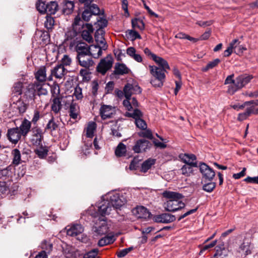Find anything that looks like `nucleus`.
<instances>
[{
    "mask_svg": "<svg viewBox=\"0 0 258 258\" xmlns=\"http://www.w3.org/2000/svg\"><path fill=\"white\" fill-rule=\"evenodd\" d=\"M153 220L157 223H169L176 219L175 216L168 213H163L155 215L153 218Z\"/></svg>",
    "mask_w": 258,
    "mask_h": 258,
    "instance_id": "nucleus-13",
    "label": "nucleus"
},
{
    "mask_svg": "<svg viewBox=\"0 0 258 258\" xmlns=\"http://www.w3.org/2000/svg\"><path fill=\"white\" fill-rule=\"evenodd\" d=\"M220 62V60L219 58H216L214 60L209 62L206 66V68L204 69V71H207L209 69H213Z\"/></svg>",
    "mask_w": 258,
    "mask_h": 258,
    "instance_id": "nucleus-57",
    "label": "nucleus"
},
{
    "mask_svg": "<svg viewBox=\"0 0 258 258\" xmlns=\"http://www.w3.org/2000/svg\"><path fill=\"white\" fill-rule=\"evenodd\" d=\"M72 62V58L69 55H64L59 64H62V66L64 68V66H70Z\"/></svg>",
    "mask_w": 258,
    "mask_h": 258,
    "instance_id": "nucleus-56",
    "label": "nucleus"
},
{
    "mask_svg": "<svg viewBox=\"0 0 258 258\" xmlns=\"http://www.w3.org/2000/svg\"><path fill=\"white\" fill-rule=\"evenodd\" d=\"M114 112V108L110 105H103L100 109V114L103 119L111 118Z\"/></svg>",
    "mask_w": 258,
    "mask_h": 258,
    "instance_id": "nucleus-17",
    "label": "nucleus"
},
{
    "mask_svg": "<svg viewBox=\"0 0 258 258\" xmlns=\"http://www.w3.org/2000/svg\"><path fill=\"white\" fill-rule=\"evenodd\" d=\"M31 126V122L27 119H24L19 127V132L23 136L25 137L29 132Z\"/></svg>",
    "mask_w": 258,
    "mask_h": 258,
    "instance_id": "nucleus-27",
    "label": "nucleus"
},
{
    "mask_svg": "<svg viewBox=\"0 0 258 258\" xmlns=\"http://www.w3.org/2000/svg\"><path fill=\"white\" fill-rule=\"evenodd\" d=\"M252 77L246 75H240L236 78L235 85H229L227 92L230 94H233L237 90L243 87L251 80Z\"/></svg>",
    "mask_w": 258,
    "mask_h": 258,
    "instance_id": "nucleus-2",
    "label": "nucleus"
},
{
    "mask_svg": "<svg viewBox=\"0 0 258 258\" xmlns=\"http://www.w3.org/2000/svg\"><path fill=\"white\" fill-rule=\"evenodd\" d=\"M180 158L182 161L186 164L190 165L194 167H198V163L196 161L197 157L192 154H184L180 155Z\"/></svg>",
    "mask_w": 258,
    "mask_h": 258,
    "instance_id": "nucleus-22",
    "label": "nucleus"
},
{
    "mask_svg": "<svg viewBox=\"0 0 258 258\" xmlns=\"http://www.w3.org/2000/svg\"><path fill=\"white\" fill-rule=\"evenodd\" d=\"M140 137L147 138L149 139L153 138L152 132L149 130H146L144 132H141L139 134Z\"/></svg>",
    "mask_w": 258,
    "mask_h": 258,
    "instance_id": "nucleus-61",
    "label": "nucleus"
},
{
    "mask_svg": "<svg viewBox=\"0 0 258 258\" xmlns=\"http://www.w3.org/2000/svg\"><path fill=\"white\" fill-rule=\"evenodd\" d=\"M112 207L108 201H103L101 204L98 206V212L102 216L109 214L111 211Z\"/></svg>",
    "mask_w": 258,
    "mask_h": 258,
    "instance_id": "nucleus-24",
    "label": "nucleus"
},
{
    "mask_svg": "<svg viewBox=\"0 0 258 258\" xmlns=\"http://www.w3.org/2000/svg\"><path fill=\"white\" fill-rule=\"evenodd\" d=\"M133 214L138 219H149L152 214L149 211L143 206H138L132 211Z\"/></svg>",
    "mask_w": 258,
    "mask_h": 258,
    "instance_id": "nucleus-12",
    "label": "nucleus"
},
{
    "mask_svg": "<svg viewBox=\"0 0 258 258\" xmlns=\"http://www.w3.org/2000/svg\"><path fill=\"white\" fill-rule=\"evenodd\" d=\"M152 146V143L148 140L142 139L138 140L133 147V150L136 153L144 152L149 149Z\"/></svg>",
    "mask_w": 258,
    "mask_h": 258,
    "instance_id": "nucleus-7",
    "label": "nucleus"
},
{
    "mask_svg": "<svg viewBox=\"0 0 258 258\" xmlns=\"http://www.w3.org/2000/svg\"><path fill=\"white\" fill-rule=\"evenodd\" d=\"M192 166L189 164H185L181 168V173L185 176H189L193 173Z\"/></svg>",
    "mask_w": 258,
    "mask_h": 258,
    "instance_id": "nucleus-47",
    "label": "nucleus"
},
{
    "mask_svg": "<svg viewBox=\"0 0 258 258\" xmlns=\"http://www.w3.org/2000/svg\"><path fill=\"white\" fill-rule=\"evenodd\" d=\"M13 157L12 163L15 165H18L21 163V156L20 151L17 149H14L12 151Z\"/></svg>",
    "mask_w": 258,
    "mask_h": 258,
    "instance_id": "nucleus-38",
    "label": "nucleus"
},
{
    "mask_svg": "<svg viewBox=\"0 0 258 258\" xmlns=\"http://www.w3.org/2000/svg\"><path fill=\"white\" fill-rule=\"evenodd\" d=\"M126 152V146L122 143H119L115 151V155L117 157L124 156L125 155Z\"/></svg>",
    "mask_w": 258,
    "mask_h": 258,
    "instance_id": "nucleus-39",
    "label": "nucleus"
},
{
    "mask_svg": "<svg viewBox=\"0 0 258 258\" xmlns=\"http://www.w3.org/2000/svg\"><path fill=\"white\" fill-rule=\"evenodd\" d=\"M69 108V114L71 118L73 119H76L78 117L79 110L78 105L77 103H74V104H72Z\"/></svg>",
    "mask_w": 258,
    "mask_h": 258,
    "instance_id": "nucleus-41",
    "label": "nucleus"
},
{
    "mask_svg": "<svg viewBox=\"0 0 258 258\" xmlns=\"http://www.w3.org/2000/svg\"><path fill=\"white\" fill-rule=\"evenodd\" d=\"M125 116L134 118L135 119V124L138 128L143 130L146 129L147 124L146 122L142 119L143 114L139 109H135L132 113L126 112Z\"/></svg>",
    "mask_w": 258,
    "mask_h": 258,
    "instance_id": "nucleus-4",
    "label": "nucleus"
},
{
    "mask_svg": "<svg viewBox=\"0 0 258 258\" xmlns=\"http://www.w3.org/2000/svg\"><path fill=\"white\" fill-rule=\"evenodd\" d=\"M84 231V228L81 224H75L67 230V234L71 236H76Z\"/></svg>",
    "mask_w": 258,
    "mask_h": 258,
    "instance_id": "nucleus-26",
    "label": "nucleus"
},
{
    "mask_svg": "<svg viewBox=\"0 0 258 258\" xmlns=\"http://www.w3.org/2000/svg\"><path fill=\"white\" fill-rule=\"evenodd\" d=\"M132 84L127 83L123 88V92L125 98H130L133 94L132 90Z\"/></svg>",
    "mask_w": 258,
    "mask_h": 258,
    "instance_id": "nucleus-52",
    "label": "nucleus"
},
{
    "mask_svg": "<svg viewBox=\"0 0 258 258\" xmlns=\"http://www.w3.org/2000/svg\"><path fill=\"white\" fill-rule=\"evenodd\" d=\"M253 246L251 241L248 239L245 238L243 243L239 246V252L243 253L245 255L250 254Z\"/></svg>",
    "mask_w": 258,
    "mask_h": 258,
    "instance_id": "nucleus-23",
    "label": "nucleus"
},
{
    "mask_svg": "<svg viewBox=\"0 0 258 258\" xmlns=\"http://www.w3.org/2000/svg\"><path fill=\"white\" fill-rule=\"evenodd\" d=\"M47 152L48 150L43 145L37 146V148L35 150V153L40 158H45L47 155Z\"/></svg>",
    "mask_w": 258,
    "mask_h": 258,
    "instance_id": "nucleus-40",
    "label": "nucleus"
},
{
    "mask_svg": "<svg viewBox=\"0 0 258 258\" xmlns=\"http://www.w3.org/2000/svg\"><path fill=\"white\" fill-rule=\"evenodd\" d=\"M58 9V5L56 2H50L47 4V11L46 13L48 15L54 14Z\"/></svg>",
    "mask_w": 258,
    "mask_h": 258,
    "instance_id": "nucleus-37",
    "label": "nucleus"
},
{
    "mask_svg": "<svg viewBox=\"0 0 258 258\" xmlns=\"http://www.w3.org/2000/svg\"><path fill=\"white\" fill-rule=\"evenodd\" d=\"M98 252V249H93L85 254L84 255V258H95L97 255Z\"/></svg>",
    "mask_w": 258,
    "mask_h": 258,
    "instance_id": "nucleus-60",
    "label": "nucleus"
},
{
    "mask_svg": "<svg viewBox=\"0 0 258 258\" xmlns=\"http://www.w3.org/2000/svg\"><path fill=\"white\" fill-rule=\"evenodd\" d=\"M103 49L99 45H92L89 46V54L95 58H98L102 55Z\"/></svg>",
    "mask_w": 258,
    "mask_h": 258,
    "instance_id": "nucleus-30",
    "label": "nucleus"
},
{
    "mask_svg": "<svg viewBox=\"0 0 258 258\" xmlns=\"http://www.w3.org/2000/svg\"><path fill=\"white\" fill-rule=\"evenodd\" d=\"M33 135L31 139V142L33 145L37 147L42 145L43 139V132L39 127H34L32 129Z\"/></svg>",
    "mask_w": 258,
    "mask_h": 258,
    "instance_id": "nucleus-10",
    "label": "nucleus"
},
{
    "mask_svg": "<svg viewBox=\"0 0 258 258\" xmlns=\"http://www.w3.org/2000/svg\"><path fill=\"white\" fill-rule=\"evenodd\" d=\"M73 95L75 96L77 99H81L83 98L82 89L79 86L75 88Z\"/></svg>",
    "mask_w": 258,
    "mask_h": 258,
    "instance_id": "nucleus-63",
    "label": "nucleus"
},
{
    "mask_svg": "<svg viewBox=\"0 0 258 258\" xmlns=\"http://www.w3.org/2000/svg\"><path fill=\"white\" fill-rule=\"evenodd\" d=\"M133 249V246H131L128 248L123 249L117 253V256L120 258L123 257Z\"/></svg>",
    "mask_w": 258,
    "mask_h": 258,
    "instance_id": "nucleus-58",
    "label": "nucleus"
},
{
    "mask_svg": "<svg viewBox=\"0 0 258 258\" xmlns=\"http://www.w3.org/2000/svg\"><path fill=\"white\" fill-rule=\"evenodd\" d=\"M85 8L82 15V18L84 21L88 22L92 15L96 16L100 14V9L96 4H93L90 7Z\"/></svg>",
    "mask_w": 258,
    "mask_h": 258,
    "instance_id": "nucleus-6",
    "label": "nucleus"
},
{
    "mask_svg": "<svg viewBox=\"0 0 258 258\" xmlns=\"http://www.w3.org/2000/svg\"><path fill=\"white\" fill-rule=\"evenodd\" d=\"M37 10L41 14L46 13L47 11V4L42 0H38L36 4Z\"/></svg>",
    "mask_w": 258,
    "mask_h": 258,
    "instance_id": "nucleus-48",
    "label": "nucleus"
},
{
    "mask_svg": "<svg viewBox=\"0 0 258 258\" xmlns=\"http://www.w3.org/2000/svg\"><path fill=\"white\" fill-rule=\"evenodd\" d=\"M75 50L77 52V57L86 55L89 54V46L84 42H79L75 46Z\"/></svg>",
    "mask_w": 258,
    "mask_h": 258,
    "instance_id": "nucleus-20",
    "label": "nucleus"
},
{
    "mask_svg": "<svg viewBox=\"0 0 258 258\" xmlns=\"http://www.w3.org/2000/svg\"><path fill=\"white\" fill-rule=\"evenodd\" d=\"M130 69L123 63H116L115 65L114 73L115 75H123L129 73Z\"/></svg>",
    "mask_w": 258,
    "mask_h": 258,
    "instance_id": "nucleus-29",
    "label": "nucleus"
},
{
    "mask_svg": "<svg viewBox=\"0 0 258 258\" xmlns=\"http://www.w3.org/2000/svg\"><path fill=\"white\" fill-rule=\"evenodd\" d=\"M155 163V160L153 159H148L144 161L141 167V171L144 173L146 172Z\"/></svg>",
    "mask_w": 258,
    "mask_h": 258,
    "instance_id": "nucleus-43",
    "label": "nucleus"
},
{
    "mask_svg": "<svg viewBox=\"0 0 258 258\" xmlns=\"http://www.w3.org/2000/svg\"><path fill=\"white\" fill-rule=\"evenodd\" d=\"M23 84L21 82H17L14 84L12 88V94L14 96H17L21 95L22 93Z\"/></svg>",
    "mask_w": 258,
    "mask_h": 258,
    "instance_id": "nucleus-44",
    "label": "nucleus"
},
{
    "mask_svg": "<svg viewBox=\"0 0 258 258\" xmlns=\"http://www.w3.org/2000/svg\"><path fill=\"white\" fill-rule=\"evenodd\" d=\"M61 98L56 96L54 97L52 100L51 108L55 113H58L61 109Z\"/></svg>",
    "mask_w": 258,
    "mask_h": 258,
    "instance_id": "nucleus-28",
    "label": "nucleus"
},
{
    "mask_svg": "<svg viewBox=\"0 0 258 258\" xmlns=\"http://www.w3.org/2000/svg\"><path fill=\"white\" fill-rule=\"evenodd\" d=\"M61 101L64 104V106L66 109L70 108L72 104H74L73 96H66L65 98H61Z\"/></svg>",
    "mask_w": 258,
    "mask_h": 258,
    "instance_id": "nucleus-51",
    "label": "nucleus"
},
{
    "mask_svg": "<svg viewBox=\"0 0 258 258\" xmlns=\"http://www.w3.org/2000/svg\"><path fill=\"white\" fill-rule=\"evenodd\" d=\"M67 70L62 66V64H57L51 70L50 76L56 79H62L67 74Z\"/></svg>",
    "mask_w": 258,
    "mask_h": 258,
    "instance_id": "nucleus-15",
    "label": "nucleus"
},
{
    "mask_svg": "<svg viewBox=\"0 0 258 258\" xmlns=\"http://www.w3.org/2000/svg\"><path fill=\"white\" fill-rule=\"evenodd\" d=\"M9 191V188L5 182H0V193L6 194Z\"/></svg>",
    "mask_w": 258,
    "mask_h": 258,
    "instance_id": "nucleus-64",
    "label": "nucleus"
},
{
    "mask_svg": "<svg viewBox=\"0 0 258 258\" xmlns=\"http://www.w3.org/2000/svg\"><path fill=\"white\" fill-rule=\"evenodd\" d=\"M164 80L163 79L153 78L151 80L150 82L155 87H161L163 85Z\"/></svg>",
    "mask_w": 258,
    "mask_h": 258,
    "instance_id": "nucleus-55",
    "label": "nucleus"
},
{
    "mask_svg": "<svg viewBox=\"0 0 258 258\" xmlns=\"http://www.w3.org/2000/svg\"><path fill=\"white\" fill-rule=\"evenodd\" d=\"M7 136L9 140L13 143L16 144L22 136L19 132V127H14L9 129Z\"/></svg>",
    "mask_w": 258,
    "mask_h": 258,
    "instance_id": "nucleus-16",
    "label": "nucleus"
},
{
    "mask_svg": "<svg viewBox=\"0 0 258 258\" xmlns=\"http://www.w3.org/2000/svg\"><path fill=\"white\" fill-rule=\"evenodd\" d=\"M114 241L115 239L113 236H107L100 239L98 244L99 246H103L112 243Z\"/></svg>",
    "mask_w": 258,
    "mask_h": 258,
    "instance_id": "nucleus-42",
    "label": "nucleus"
},
{
    "mask_svg": "<svg viewBox=\"0 0 258 258\" xmlns=\"http://www.w3.org/2000/svg\"><path fill=\"white\" fill-rule=\"evenodd\" d=\"M200 170L205 180L211 181L215 176L214 170L204 163H200Z\"/></svg>",
    "mask_w": 258,
    "mask_h": 258,
    "instance_id": "nucleus-9",
    "label": "nucleus"
},
{
    "mask_svg": "<svg viewBox=\"0 0 258 258\" xmlns=\"http://www.w3.org/2000/svg\"><path fill=\"white\" fill-rule=\"evenodd\" d=\"M35 78L37 82L34 83H44L46 81H52V76L50 75L46 77V68L45 66L40 67L34 74Z\"/></svg>",
    "mask_w": 258,
    "mask_h": 258,
    "instance_id": "nucleus-8",
    "label": "nucleus"
},
{
    "mask_svg": "<svg viewBox=\"0 0 258 258\" xmlns=\"http://www.w3.org/2000/svg\"><path fill=\"white\" fill-rule=\"evenodd\" d=\"M54 20L53 18L51 17H47L46 21L45 22V27L48 29H51L54 25Z\"/></svg>",
    "mask_w": 258,
    "mask_h": 258,
    "instance_id": "nucleus-59",
    "label": "nucleus"
},
{
    "mask_svg": "<svg viewBox=\"0 0 258 258\" xmlns=\"http://www.w3.org/2000/svg\"><path fill=\"white\" fill-rule=\"evenodd\" d=\"M92 147V142L91 140L86 142L83 146L82 147L81 153L85 156H87L90 153V149Z\"/></svg>",
    "mask_w": 258,
    "mask_h": 258,
    "instance_id": "nucleus-50",
    "label": "nucleus"
},
{
    "mask_svg": "<svg viewBox=\"0 0 258 258\" xmlns=\"http://www.w3.org/2000/svg\"><path fill=\"white\" fill-rule=\"evenodd\" d=\"M96 128V123L94 121H90L88 123L86 127V136L88 138H92L94 136V133Z\"/></svg>",
    "mask_w": 258,
    "mask_h": 258,
    "instance_id": "nucleus-36",
    "label": "nucleus"
},
{
    "mask_svg": "<svg viewBox=\"0 0 258 258\" xmlns=\"http://www.w3.org/2000/svg\"><path fill=\"white\" fill-rule=\"evenodd\" d=\"M216 183L214 182H210L205 183L203 185V189L208 192H211L215 188Z\"/></svg>",
    "mask_w": 258,
    "mask_h": 258,
    "instance_id": "nucleus-53",
    "label": "nucleus"
},
{
    "mask_svg": "<svg viewBox=\"0 0 258 258\" xmlns=\"http://www.w3.org/2000/svg\"><path fill=\"white\" fill-rule=\"evenodd\" d=\"M94 230L99 235H103L108 232V227L106 223L103 221L100 225L94 227Z\"/></svg>",
    "mask_w": 258,
    "mask_h": 258,
    "instance_id": "nucleus-35",
    "label": "nucleus"
},
{
    "mask_svg": "<svg viewBox=\"0 0 258 258\" xmlns=\"http://www.w3.org/2000/svg\"><path fill=\"white\" fill-rule=\"evenodd\" d=\"M252 113H258V109L254 111V107L253 106L247 108L244 112L238 114V120L239 121L244 120L246 119Z\"/></svg>",
    "mask_w": 258,
    "mask_h": 258,
    "instance_id": "nucleus-32",
    "label": "nucleus"
},
{
    "mask_svg": "<svg viewBox=\"0 0 258 258\" xmlns=\"http://www.w3.org/2000/svg\"><path fill=\"white\" fill-rule=\"evenodd\" d=\"M33 90H31V94L34 99H36L37 98L35 97L34 92L36 94L40 96L41 95H46L48 94V91L46 88L44 87V83H34L33 84Z\"/></svg>",
    "mask_w": 258,
    "mask_h": 258,
    "instance_id": "nucleus-14",
    "label": "nucleus"
},
{
    "mask_svg": "<svg viewBox=\"0 0 258 258\" xmlns=\"http://www.w3.org/2000/svg\"><path fill=\"white\" fill-rule=\"evenodd\" d=\"M51 92L52 94V96L53 98L54 97L58 96V95L60 94V89L58 85H53L51 87Z\"/></svg>",
    "mask_w": 258,
    "mask_h": 258,
    "instance_id": "nucleus-62",
    "label": "nucleus"
},
{
    "mask_svg": "<svg viewBox=\"0 0 258 258\" xmlns=\"http://www.w3.org/2000/svg\"><path fill=\"white\" fill-rule=\"evenodd\" d=\"M112 208L119 209L126 202L124 198L119 194H114L110 197L109 201Z\"/></svg>",
    "mask_w": 258,
    "mask_h": 258,
    "instance_id": "nucleus-11",
    "label": "nucleus"
},
{
    "mask_svg": "<svg viewBox=\"0 0 258 258\" xmlns=\"http://www.w3.org/2000/svg\"><path fill=\"white\" fill-rule=\"evenodd\" d=\"M136 50L133 47H130L126 50V53L138 62L142 61V57L140 54L136 53Z\"/></svg>",
    "mask_w": 258,
    "mask_h": 258,
    "instance_id": "nucleus-33",
    "label": "nucleus"
},
{
    "mask_svg": "<svg viewBox=\"0 0 258 258\" xmlns=\"http://www.w3.org/2000/svg\"><path fill=\"white\" fill-rule=\"evenodd\" d=\"M132 27L134 28H138L143 30L145 28V24L142 20L139 18H135L132 20Z\"/></svg>",
    "mask_w": 258,
    "mask_h": 258,
    "instance_id": "nucleus-45",
    "label": "nucleus"
},
{
    "mask_svg": "<svg viewBox=\"0 0 258 258\" xmlns=\"http://www.w3.org/2000/svg\"><path fill=\"white\" fill-rule=\"evenodd\" d=\"M162 195L163 197L169 199L166 203H164V208L166 211L174 212L185 207L184 203L180 201L183 197L181 194L166 190L163 192Z\"/></svg>",
    "mask_w": 258,
    "mask_h": 258,
    "instance_id": "nucleus-1",
    "label": "nucleus"
},
{
    "mask_svg": "<svg viewBox=\"0 0 258 258\" xmlns=\"http://www.w3.org/2000/svg\"><path fill=\"white\" fill-rule=\"evenodd\" d=\"M58 126L57 121H56L53 116L51 117V119L48 121L46 129L50 131L51 132L55 131Z\"/></svg>",
    "mask_w": 258,
    "mask_h": 258,
    "instance_id": "nucleus-46",
    "label": "nucleus"
},
{
    "mask_svg": "<svg viewBox=\"0 0 258 258\" xmlns=\"http://www.w3.org/2000/svg\"><path fill=\"white\" fill-rule=\"evenodd\" d=\"M87 30H84L82 32V37L83 39L89 43L93 42V37L92 33L93 32V28L92 25L86 24Z\"/></svg>",
    "mask_w": 258,
    "mask_h": 258,
    "instance_id": "nucleus-25",
    "label": "nucleus"
},
{
    "mask_svg": "<svg viewBox=\"0 0 258 258\" xmlns=\"http://www.w3.org/2000/svg\"><path fill=\"white\" fill-rule=\"evenodd\" d=\"M158 66L160 67V68L164 70H169L170 67L167 61L163 58L158 56L157 55L154 56L153 60Z\"/></svg>",
    "mask_w": 258,
    "mask_h": 258,
    "instance_id": "nucleus-34",
    "label": "nucleus"
},
{
    "mask_svg": "<svg viewBox=\"0 0 258 258\" xmlns=\"http://www.w3.org/2000/svg\"><path fill=\"white\" fill-rule=\"evenodd\" d=\"M77 58L78 60L79 64L86 69H89L90 67L93 66L94 63L91 56L89 54L77 57Z\"/></svg>",
    "mask_w": 258,
    "mask_h": 258,
    "instance_id": "nucleus-19",
    "label": "nucleus"
},
{
    "mask_svg": "<svg viewBox=\"0 0 258 258\" xmlns=\"http://www.w3.org/2000/svg\"><path fill=\"white\" fill-rule=\"evenodd\" d=\"M113 58L111 55L108 54L105 57L101 59L98 64L96 70L102 75H105L112 67Z\"/></svg>",
    "mask_w": 258,
    "mask_h": 258,
    "instance_id": "nucleus-3",
    "label": "nucleus"
},
{
    "mask_svg": "<svg viewBox=\"0 0 258 258\" xmlns=\"http://www.w3.org/2000/svg\"><path fill=\"white\" fill-rule=\"evenodd\" d=\"M150 73L154 78H159L165 80L166 70L162 69L155 66H149Z\"/></svg>",
    "mask_w": 258,
    "mask_h": 258,
    "instance_id": "nucleus-21",
    "label": "nucleus"
},
{
    "mask_svg": "<svg viewBox=\"0 0 258 258\" xmlns=\"http://www.w3.org/2000/svg\"><path fill=\"white\" fill-rule=\"evenodd\" d=\"M84 25V22L80 17L77 16L73 24V28L68 31L66 33V39L67 40H71L76 37L78 34L80 32V28H78V26L80 27Z\"/></svg>",
    "mask_w": 258,
    "mask_h": 258,
    "instance_id": "nucleus-5",
    "label": "nucleus"
},
{
    "mask_svg": "<svg viewBox=\"0 0 258 258\" xmlns=\"http://www.w3.org/2000/svg\"><path fill=\"white\" fill-rule=\"evenodd\" d=\"M104 33L105 32L103 29H98L95 33V38L97 42V45L105 50L107 48V45L103 36Z\"/></svg>",
    "mask_w": 258,
    "mask_h": 258,
    "instance_id": "nucleus-18",
    "label": "nucleus"
},
{
    "mask_svg": "<svg viewBox=\"0 0 258 258\" xmlns=\"http://www.w3.org/2000/svg\"><path fill=\"white\" fill-rule=\"evenodd\" d=\"M238 42V40L236 39L233 40L229 44L226 50L224 51V55L225 57L229 56L232 52V50L234 48L236 47L235 44Z\"/></svg>",
    "mask_w": 258,
    "mask_h": 258,
    "instance_id": "nucleus-49",
    "label": "nucleus"
},
{
    "mask_svg": "<svg viewBox=\"0 0 258 258\" xmlns=\"http://www.w3.org/2000/svg\"><path fill=\"white\" fill-rule=\"evenodd\" d=\"M74 8V3L72 1L64 0L63 1L62 11L66 15L71 14Z\"/></svg>",
    "mask_w": 258,
    "mask_h": 258,
    "instance_id": "nucleus-31",
    "label": "nucleus"
},
{
    "mask_svg": "<svg viewBox=\"0 0 258 258\" xmlns=\"http://www.w3.org/2000/svg\"><path fill=\"white\" fill-rule=\"evenodd\" d=\"M127 35H128V37H130V39H132V40H134L136 39H141V36L139 34V33L134 30H128L126 32Z\"/></svg>",
    "mask_w": 258,
    "mask_h": 258,
    "instance_id": "nucleus-54",
    "label": "nucleus"
}]
</instances>
